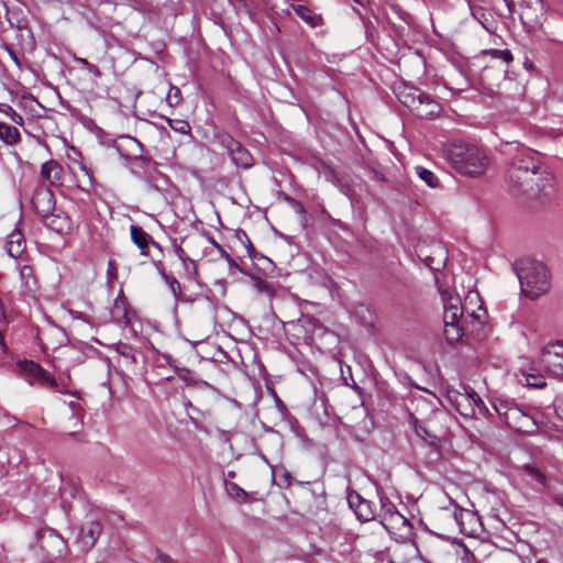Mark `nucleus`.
Returning a JSON list of instances; mask_svg holds the SVG:
<instances>
[{"label":"nucleus","mask_w":563,"mask_h":563,"mask_svg":"<svg viewBox=\"0 0 563 563\" xmlns=\"http://www.w3.org/2000/svg\"><path fill=\"white\" fill-rule=\"evenodd\" d=\"M448 161L459 174L473 178L483 176L490 164L484 148L463 142L450 145Z\"/></svg>","instance_id":"f257e3e1"},{"label":"nucleus","mask_w":563,"mask_h":563,"mask_svg":"<svg viewBox=\"0 0 563 563\" xmlns=\"http://www.w3.org/2000/svg\"><path fill=\"white\" fill-rule=\"evenodd\" d=\"M505 154L510 156L506 169V181L509 191L515 198H521L526 194V184L528 180V150L521 143L508 142Z\"/></svg>","instance_id":"f03ea898"},{"label":"nucleus","mask_w":563,"mask_h":563,"mask_svg":"<svg viewBox=\"0 0 563 563\" xmlns=\"http://www.w3.org/2000/svg\"><path fill=\"white\" fill-rule=\"evenodd\" d=\"M533 371H542L555 376H563V342L543 346L536 360L530 363V388L541 389L547 386L542 375L536 376Z\"/></svg>","instance_id":"7ed1b4c3"},{"label":"nucleus","mask_w":563,"mask_h":563,"mask_svg":"<svg viewBox=\"0 0 563 563\" xmlns=\"http://www.w3.org/2000/svg\"><path fill=\"white\" fill-rule=\"evenodd\" d=\"M31 550L40 563H56L64 558L66 543L55 530L45 528L36 532V542Z\"/></svg>","instance_id":"20e7f679"},{"label":"nucleus","mask_w":563,"mask_h":563,"mask_svg":"<svg viewBox=\"0 0 563 563\" xmlns=\"http://www.w3.org/2000/svg\"><path fill=\"white\" fill-rule=\"evenodd\" d=\"M556 192L554 175L547 169H533L530 177V201L536 206H549Z\"/></svg>","instance_id":"39448f33"},{"label":"nucleus","mask_w":563,"mask_h":563,"mask_svg":"<svg viewBox=\"0 0 563 563\" xmlns=\"http://www.w3.org/2000/svg\"><path fill=\"white\" fill-rule=\"evenodd\" d=\"M551 272L545 263L530 260V300L547 295L551 288Z\"/></svg>","instance_id":"423d86ee"},{"label":"nucleus","mask_w":563,"mask_h":563,"mask_svg":"<svg viewBox=\"0 0 563 563\" xmlns=\"http://www.w3.org/2000/svg\"><path fill=\"white\" fill-rule=\"evenodd\" d=\"M406 98L402 102L416 111V115L421 119H432L441 111L440 104L426 92L415 90Z\"/></svg>","instance_id":"0eeeda50"},{"label":"nucleus","mask_w":563,"mask_h":563,"mask_svg":"<svg viewBox=\"0 0 563 563\" xmlns=\"http://www.w3.org/2000/svg\"><path fill=\"white\" fill-rule=\"evenodd\" d=\"M454 520L459 526L460 532L466 537L475 538L482 531L481 518L472 510L456 509L454 511Z\"/></svg>","instance_id":"6e6552de"},{"label":"nucleus","mask_w":563,"mask_h":563,"mask_svg":"<svg viewBox=\"0 0 563 563\" xmlns=\"http://www.w3.org/2000/svg\"><path fill=\"white\" fill-rule=\"evenodd\" d=\"M55 196L49 187H45V185H40L32 198V205L35 212L41 216H47L52 211H55Z\"/></svg>","instance_id":"1a4fd4ad"},{"label":"nucleus","mask_w":563,"mask_h":563,"mask_svg":"<svg viewBox=\"0 0 563 563\" xmlns=\"http://www.w3.org/2000/svg\"><path fill=\"white\" fill-rule=\"evenodd\" d=\"M497 412L510 429L518 432H523L527 413L521 408L517 406L506 407L500 405V407L497 408Z\"/></svg>","instance_id":"9d476101"},{"label":"nucleus","mask_w":563,"mask_h":563,"mask_svg":"<svg viewBox=\"0 0 563 563\" xmlns=\"http://www.w3.org/2000/svg\"><path fill=\"white\" fill-rule=\"evenodd\" d=\"M347 503L360 521L367 522L375 518V509L372 503L364 499L356 492H351L347 495Z\"/></svg>","instance_id":"9b49d317"},{"label":"nucleus","mask_w":563,"mask_h":563,"mask_svg":"<svg viewBox=\"0 0 563 563\" xmlns=\"http://www.w3.org/2000/svg\"><path fill=\"white\" fill-rule=\"evenodd\" d=\"M40 178L45 187H59L63 184L64 170L62 165L54 161H47L41 166Z\"/></svg>","instance_id":"f8f14e48"},{"label":"nucleus","mask_w":563,"mask_h":563,"mask_svg":"<svg viewBox=\"0 0 563 563\" xmlns=\"http://www.w3.org/2000/svg\"><path fill=\"white\" fill-rule=\"evenodd\" d=\"M132 242L139 247L141 255L150 256V245L159 249V244L141 227L132 224L130 227Z\"/></svg>","instance_id":"ddd939ff"},{"label":"nucleus","mask_w":563,"mask_h":563,"mask_svg":"<svg viewBox=\"0 0 563 563\" xmlns=\"http://www.w3.org/2000/svg\"><path fill=\"white\" fill-rule=\"evenodd\" d=\"M101 534V526L99 522L90 521L81 527L78 542L85 551L92 549Z\"/></svg>","instance_id":"4468645a"},{"label":"nucleus","mask_w":563,"mask_h":563,"mask_svg":"<svg viewBox=\"0 0 563 563\" xmlns=\"http://www.w3.org/2000/svg\"><path fill=\"white\" fill-rule=\"evenodd\" d=\"M462 316L463 308L461 298L453 295H449L446 298H444L443 322L451 324L454 322H460Z\"/></svg>","instance_id":"2eb2a0df"},{"label":"nucleus","mask_w":563,"mask_h":563,"mask_svg":"<svg viewBox=\"0 0 563 563\" xmlns=\"http://www.w3.org/2000/svg\"><path fill=\"white\" fill-rule=\"evenodd\" d=\"M448 398L461 416L472 417L475 415L477 407L471 404L465 395H460L457 390H449Z\"/></svg>","instance_id":"dca6fc26"},{"label":"nucleus","mask_w":563,"mask_h":563,"mask_svg":"<svg viewBox=\"0 0 563 563\" xmlns=\"http://www.w3.org/2000/svg\"><path fill=\"white\" fill-rule=\"evenodd\" d=\"M44 224L52 231L63 234L70 229V220L63 212L56 213L52 211L47 216L42 217Z\"/></svg>","instance_id":"f3484780"},{"label":"nucleus","mask_w":563,"mask_h":563,"mask_svg":"<svg viewBox=\"0 0 563 563\" xmlns=\"http://www.w3.org/2000/svg\"><path fill=\"white\" fill-rule=\"evenodd\" d=\"M228 150L232 156L234 163L242 167H250L252 157L249 152L242 147V145L233 139H229Z\"/></svg>","instance_id":"a211bd4d"},{"label":"nucleus","mask_w":563,"mask_h":563,"mask_svg":"<svg viewBox=\"0 0 563 563\" xmlns=\"http://www.w3.org/2000/svg\"><path fill=\"white\" fill-rule=\"evenodd\" d=\"M25 249V240L23 234L20 231H13L8 235L7 240V250L8 254L16 258L19 257Z\"/></svg>","instance_id":"6ab92c4d"},{"label":"nucleus","mask_w":563,"mask_h":563,"mask_svg":"<svg viewBox=\"0 0 563 563\" xmlns=\"http://www.w3.org/2000/svg\"><path fill=\"white\" fill-rule=\"evenodd\" d=\"M384 528L389 533H409L411 530V525L409 520L401 515L400 512L397 515H393L391 518H389V522H386Z\"/></svg>","instance_id":"aec40b11"},{"label":"nucleus","mask_w":563,"mask_h":563,"mask_svg":"<svg viewBox=\"0 0 563 563\" xmlns=\"http://www.w3.org/2000/svg\"><path fill=\"white\" fill-rule=\"evenodd\" d=\"M253 284V287L256 289V291L260 295H264L268 297L269 299L273 298L276 295L277 287L275 284L253 274H246Z\"/></svg>","instance_id":"412c9836"},{"label":"nucleus","mask_w":563,"mask_h":563,"mask_svg":"<svg viewBox=\"0 0 563 563\" xmlns=\"http://www.w3.org/2000/svg\"><path fill=\"white\" fill-rule=\"evenodd\" d=\"M295 13L307 24L316 27L321 24L322 18L303 4L292 5Z\"/></svg>","instance_id":"4be33fe9"},{"label":"nucleus","mask_w":563,"mask_h":563,"mask_svg":"<svg viewBox=\"0 0 563 563\" xmlns=\"http://www.w3.org/2000/svg\"><path fill=\"white\" fill-rule=\"evenodd\" d=\"M21 135L15 126L0 122V140L7 145H15L20 142Z\"/></svg>","instance_id":"5701e85b"},{"label":"nucleus","mask_w":563,"mask_h":563,"mask_svg":"<svg viewBox=\"0 0 563 563\" xmlns=\"http://www.w3.org/2000/svg\"><path fill=\"white\" fill-rule=\"evenodd\" d=\"M19 367L25 375L26 380L30 383V385H35L37 382V378L40 374H37V369H44L38 364L34 363L33 361H24L19 363Z\"/></svg>","instance_id":"b1692460"},{"label":"nucleus","mask_w":563,"mask_h":563,"mask_svg":"<svg viewBox=\"0 0 563 563\" xmlns=\"http://www.w3.org/2000/svg\"><path fill=\"white\" fill-rule=\"evenodd\" d=\"M415 170L419 179H421L428 187L438 188L440 186V180L432 170L423 166H416Z\"/></svg>","instance_id":"393cba45"},{"label":"nucleus","mask_w":563,"mask_h":563,"mask_svg":"<svg viewBox=\"0 0 563 563\" xmlns=\"http://www.w3.org/2000/svg\"><path fill=\"white\" fill-rule=\"evenodd\" d=\"M37 374H40L36 382L37 385L58 393H65V390L59 389L57 380L46 369H37Z\"/></svg>","instance_id":"a878e982"},{"label":"nucleus","mask_w":563,"mask_h":563,"mask_svg":"<svg viewBox=\"0 0 563 563\" xmlns=\"http://www.w3.org/2000/svg\"><path fill=\"white\" fill-rule=\"evenodd\" d=\"M444 336L449 343H455L463 336V329L460 322L444 323Z\"/></svg>","instance_id":"bb28decb"},{"label":"nucleus","mask_w":563,"mask_h":563,"mask_svg":"<svg viewBox=\"0 0 563 563\" xmlns=\"http://www.w3.org/2000/svg\"><path fill=\"white\" fill-rule=\"evenodd\" d=\"M397 514H399V511L397 510L396 506L393 503L382 500L379 518L383 527L386 525V522H389V518H391L393 515Z\"/></svg>","instance_id":"cd10ccee"},{"label":"nucleus","mask_w":563,"mask_h":563,"mask_svg":"<svg viewBox=\"0 0 563 563\" xmlns=\"http://www.w3.org/2000/svg\"><path fill=\"white\" fill-rule=\"evenodd\" d=\"M415 431L419 438L430 445H435L438 438L432 434L424 426L420 424L418 420H415Z\"/></svg>","instance_id":"c85d7f7f"},{"label":"nucleus","mask_w":563,"mask_h":563,"mask_svg":"<svg viewBox=\"0 0 563 563\" xmlns=\"http://www.w3.org/2000/svg\"><path fill=\"white\" fill-rule=\"evenodd\" d=\"M0 112L8 115L15 124L22 125L24 122L23 117L18 113L10 104L0 103Z\"/></svg>","instance_id":"c756f323"},{"label":"nucleus","mask_w":563,"mask_h":563,"mask_svg":"<svg viewBox=\"0 0 563 563\" xmlns=\"http://www.w3.org/2000/svg\"><path fill=\"white\" fill-rule=\"evenodd\" d=\"M523 265H525L523 261H518L514 264L512 268H514V271L518 277V280L520 283L521 292L526 294L525 285H526V279L528 278V275H527V272H526Z\"/></svg>","instance_id":"7c9ffc66"},{"label":"nucleus","mask_w":563,"mask_h":563,"mask_svg":"<svg viewBox=\"0 0 563 563\" xmlns=\"http://www.w3.org/2000/svg\"><path fill=\"white\" fill-rule=\"evenodd\" d=\"M484 54L489 55L493 58H499L505 63H508L512 59V55L508 49H488L484 51Z\"/></svg>","instance_id":"2f4dec72"},{"label":"nucleus","mask_w":563,"mask_h":563,"mask_svg":"<svg viewBox=\"0 0 563 563\" xmlns=\"http://www.w3.org/2000/svg\"><path fill=\"white\" fill-rule=\"evenodd\" d=\"M166 101L170 107H176L181 101V92L180 89L177 87L172 86L169 88V91L166 96Z\"/></svg>","instance_id":"473e14b6"},{"label":"nucleus","mask_w":563,"mask_h":563,"mask_svg":"<svg viewBox=\"0 0 563 563\" xmlns=\"http://www.w3.org/2000/svg\"><path fill=\"white\" fill-rule=\"evenodd\" d=\"M460 395H465V397H467V400H470L471 404H473L476 407H479V405H482L481 397L473 388L468 386H463V393L460 391Z\"/></svg>","instance_id":"72a5a7b5"},{"label":"nucleus","mask_w":563,"mask_h":563,"mask_svg":"<svg viewBox=\"0 0 563 563\" xmlns=\"http://www.w3.org/2000/svg\"><path fill=\"white\" fill-rule=\"evenodd\" d=\"M183 263V267L188 277L195 278L197 276L198 269L194 260L189 256L180 261Z\"/></svg>","instance_id":"f704fd0d"},{"label":"nucleus","mask_w":563,"mask_h":563,"mask_svg":"<svg viewBox=\"0 0 563 563\" xmlns=\"http://www.w3.org/2000/svg\"><path fill=\"white\" fill-rule=\"evenodd\" d=\"M244 238L246 239V244H245V249H246V252H247V255L252 260V261H256V260H260V258H263V260H267L268 258L266 256H264L263 254L258 253L255 247L253 246L251 240L247 238V235L245 233H243Z\"/></svg>","instance_id":"c9c22d12"},{"label":"nucleus","mask_w":563,"mask_h":563,"mask_svg":"<svg viewBox=\"0 0 563 563\" xmlns=\"http://www.w3.org/2000/svg\"><path fill=\"white\" fill-rule=\"evenodd\" d=\"M165 280L169 286L170 291L175 296L176 299L179 298L181 292V287L179 282L174 276H165Z\"/></svg>","instance_id":"e433bc0d"},{"label":"nucleus","mask_w":563,"mask_h":563,"mask_svg":"<svg viewBox=\"0 0 563 563\" xmlns=\"http://www.w3.org/2000/svg\"><path fill=\"white\" fill-rule=\"evenodd\" d=\"M529 474H530V481L536 482L537 485L540 486V488H545L548 486L547 478L538 470L530 467Z\"/></svg>","instance_id":"4c0bfd02"},{"label":"nucleus","mask_w":563,"mask_h":563,"mask_svg":"<svg viewBox=\"0 0 563 563\" xmlns=\"http://www.w3.org/2000/svg\"><path fill=\"white\" fill-rule=\"evenodd\" d=\"M229 492L233 497L242 501H245L247 498V493L235 483L230 484Z\"/></svg>","instance_id":"58836bf2"},{"label":"nucleus","mask_w":563,"mask_h":563,"mask_svg":"<svg viewBox=\"0 0 563 563\" xmlns=\"http://www.w3.org/2000/svg\"><path fill=\"white\" fill-rule=\"evenodd\" d=\"M169 126L180 133V134H187L190 132V125L188 122L184 121V120H177L175 121V123L173 124L172 122L169 123Z\"/></svg>","instance_id":"ea45409f"},{"label":"nucleus","mask_w":563,"mask_h":563,"mask_svg":"<svg viewBox=\"0 0 563 563\" xmlns=\"http://www.w3.org/2000/svg\"><path fill=\"white\" fill-rule=\"evenodd\" d=\"M20 275L26 287H30V279L33 278V268L29 265H24L20 269Z\"/></svg>","instance_id":"a19ab883"},{"label":"nucleus","mask_w":563,"mask_h":563,"mask_svg":"<svg viewBox=\"0 0 563 563\" xmlns=\"http://www.w3.org/2000/svg\"><path fill=\"white\" fill-rule=\"evenodd\" d=\"M119 352L122 356L130 358L132 362H135V356L131 346L122 345L120 346Z\"/></svg>","instance_id":"79ce46f5"},{"label":"nucleus","mask_w":563,"mask_h":563,"mask_svg":"<svg viewBox=\"0 0 563 563\" xmlns=\"http://www.w3.org/2000/svg\"><path fill=\"white\" fill-rule=\"evenodd\" d=\"M227 262H228V265H229V272H230V274H233V273H235V272H240V273L245 274V273L243 272V269L241 268V266H240V265H239V264H238V263H236L232 257H230L229 260H227Z\"/></svg>","instance_id":"37998d69"},{"label":"nucleus","mask_w":563,"mask_h":563,"mask_svg":"<svg viewBox=\"0 0 563 563\" xmlns=\"http://www.w3.org/2000/svg\"><path fill=\"white\" fill-rule=\"evenodd\" d=\"M78 167L87 176V185L89 187L92 186V177L90 175L89 169L86 167V165L82 163H78Z\"/></svg>","instance_id":"c03bdc74"},{"label":"nucleus","mask_w":563,"mask_h":563,"mask_svg":"<svg viewBox=\"0 0 563 563\" xmlns=\"http://www.w3.org/2000/svg\"><path fill=\"white\" fill-rule=\"evenodd\" d=\"M324 176L331 183H336L339 180L335 172L332 168H327L324 172Z\"/></svg>","instance_id":"a18cd8bd"},{"label":"nucleus","mask_w":563,"mask_h":563,"mask_svg":"<svg viewBox=\"0 0 563 563\" xmlns=\"http://www.w3.org/2000/svg\"><path fill=\"white\" fill-rule=\"evenodd\" d=\"M5 49H7V52L9 53L11 60H12V62H13V63L19 67V68H21V62H20V59H19L18 55H16V54L11 49V48H9L8 46L5 47Z\"/></svg>","instance_id":"49530a36"},{"label":"nucleus","mask_w":563,"mask_h":563,"mask_svg":"<svg viewBox=\"0 0 563 563\" xmlns=\"http://www.w3.org/2000/svg\"><path fill=\"white\" fill-rule=\"evenodd\" d=\"M530 419L532 420L533 424H536L537 427H539V424L542 423L539 420V411L537 409H533V412L530 409Z\"/></svg>","instance_id":"de8ad7c7"},{"label":"nucleus","mask_w":563,"mask_h":563,"mask_svg":"<svg viewBox=\"0 0 563 563\" xmlns=\"http://www.w3.org/2000/svg\"><path fill=\"white\" fill-rule=\"evenodd\" d=\"M175 254L177 255L179 261H183L184 258L188 257L187 253L185 252V250L181 246L175 247Z\"/></svg>","instance_id":"09e8293b"},{"label":"nucleus","mask_w":563,"mask_h":563,"mask_svg":"<svg viewBox=\"0 0 563 563\" xmlns=\"http://www.w3.org/2000/svg\"><path fill=\"white\" fill-rule=\"evenodd\" d=\"M175 254L177 255L179 261H183L184 258L188 257L187 253L185 252V250L181 246L175 247Z\"/></svg>","instance_id":"8fccbe9b"},{"label":"nucleus","mask_w":563,"mask_h":563,"mask_svg":"<svg viewBox=\"0 0 563 563\" xmlns=\"http://www.w3.org/2000/svg\"><path fill=\"white\" fill-rule=\"evenodd\" d=\"M68 313L74 318V319H78V320H86L85 316L82 312L80 311H77V310H69Z\"/></svg>","instance_id":"3c124183"},{"label":"nucleus","mask_w":563,"mask_h":563,"mask_svg":"<svg viewBox=\"0 0 563 563\" xmlns=\"http://www.w3.org/2000/svg\"><path fill=\"white\" fill-rule=\"evenodd\" d=\"M157 561L159 563H172V559L167 554L159 553L157 555Z\"/></svg>","instance_id":"603ef678"},{"label":"nucleus","mask_w":563,"mask_h":563,"mask_svg":"<svg viewBox=\"0 0 563 563\" xmlns=\"http://www.w3.org/2000/svg\"><path fill=\"white\" fill-rule=\"evenodd\" d=\"M217 250H218L220 256L222 258H224L225 261L231 257L230 254L228 252H225V250L221 245H217Z\"/></svg>","instance_id":"864d4df0"},{"label":"nucleus","mask_w":563,"mask_h":563,"mask_svg":"<svg viewBox=\"0 0 563 563\" xmlns=\"http://www.w3.org/2000/svg\"><path fill=\"white\" fill-rule=\"evenodd\" d=\"M115 310L118 312V316L115 317L118 321H120L122 318H125V309L120 308L118 305L115 306Z\"/></svg>","instance_id":"5fc2aeb1"},{"label":"nucleus","mask_w":563,"mask_h":563,"mask_svg":"<svg viewBox=\"0 0 563 563\" xmlns=\"http://www.w3.org/2000/svg\"><path fill=\"white\" fill-rule=\"evenodd\" d=\"M291 202L295 205L296 211L298 213H301V214L305 213V208H303V206L300 202H298V201H296L294 199H291Z\"/></svg>","instance_id":"6e6d98bb"},{"label":"nucleus","mask_w":563,"mask_h":563,"mask_svg":"<svg viewBox=\"0 0 563 563\" xmlns=\"http://www.w3.org/2000/svg\"><path fill=\"white\" fill-rule=\"evenodd\" d=\"M426 264H427L431 269H435V271L440 269V267H439V266H438V267H434V266H433V258H432V257H427V258H426Z\"/></svg>","instance_id":"4d7b16f0"},{"label":"nucleus","mask_w":563,"mask_h":563,"mask_svg":"<svg viewBox=\"0 0 563 563\" xmlns=\"http://www.w3.org/2000/svg\"><path fill=\"white\" fill-rule=\"evenodd\" d=\"M210 243L217 249V245H220L218 242L214 241L213 238H209Z\"/></svg>","instance_id":"13d9d810"},{"label":"nucleus","mask_w":563,"mask_h":563,"mask_svg":"<svg viewBox=\"0 0 563 563\" xmlns=\"http://www.w3.org/2000/svg\"><path fill=\"white\" fill-rule=\"evenodd\" d=\"M556 503L563 507V498L556 497Z\"/></svg>","instance_id":"bf43d9fd"},{"label":"nucleus","mask_w":563,"mask_h":563,"mask_svg":"<svg viewBox=\"0 0 563 563\" xmlns=\"http://www.w3.org/2000/svg\"><path fill=\"white\" fill-rule=\"evenodd\" d=\"M366 32H367V35L371 36L372 35V32L369 31V26L366 25Z\"/></svg>","instance_id":"052dcab7"},{"label":"nucleus","mask_w":563,"mask_h":563,"mask_svg":"<svg viewBox=\"0 0 563 563\" xmlns=\"http://www.w3.org/2000/svg\"><path fill=\"white\" fill-rule=\"evenodd\" d=\"M537 563H548V561H545V560H539V561H537Z\"/></svg>","instance_id":"680f3d73"},{"label":"nucleus","mask_w":563,"mask_h":563,"mask_svg":"<svg viewBox=\"0 0 563 563\" xmlns=\"http://www.w3.org/2000/svg\"><path fill=\"white\" fill-rule=\"evenodd\" d=\"M78 188L82 189V190H87L84 186L81 185H78Z\"/></svg>","instance_id":"e2e57ef3"}]
</instances>
